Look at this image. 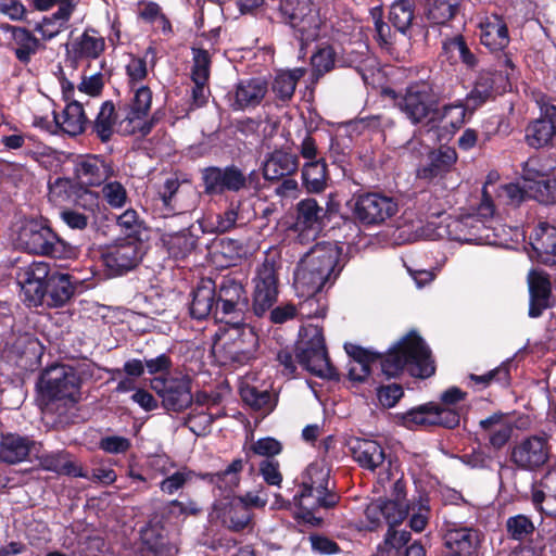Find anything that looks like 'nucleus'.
<instances>
[{"mask_svg": "<svg viewBox=\"0 0 556 556\" xmlns=\"http://www.w3.org/2000/svg\"><path fill=\"white\" fill-rule=\"evenodd\" d=\"M132 97L124 108V116L118 122V132L144 137L153 128L154 118L149 115L152 104V91L148 86L130 88Z\"/></svg>", "mask_w": 556, "mask_h": 556, "instance_id": "423d86ee", "label": "nucleus"}, {"mask_svg": "<svg viewBox=\"0 0 556 556\" xmlns=\"http://www.w3.org/2000/svg\"><path fill=\"white\" fill-rule=\"evenodd\" d=\"M540 108V116L526 128V142L534 149L548 146L556 137V105L549 103L544 96L535 99Z\"/></svg>", "mask_w": 556, "mask_h": 556, "instance_id": "f3484780", "label": "nucleus"}, {"mask_svg": "<svg viewBox=\"0 0 556 556\" xmlns=\"http://www.w3.org/2000/svg\"><path fill=\"white\" fill-rule=\"evenodd\" d=\"M179 187L178 179L169 178L157 191V200L165 210V216L184 214L194 207V201H186Z\"/></svg>", "mask_w": 556, "mask_h": 556, "instance_id": "7c9ffc66", "label": "nucleus"}, {"mask_svg": "<svg viewBox=\"0 0 556 556\" xmlns=\"http://www.w3.org/2000/svg\"><path fill=\"white\" fill-rule=\"evenodd\" d=\"M151 388L167 410L181 412L192 403L191 379L187 375L177 372L155 377L151 380Z\"/></svg>", "mask_w": 556, "mask_h": 556, "instance_id": "6e6552de", "label": "nucleus"}, {"mask_svg": "<svg viewBox=\"0 0 556 556\" xmlns=\"http://www.w3.org/2000/svg\"><path fill=\"white\" fill-rule=\"evenodd\" d=\"M248 308V301H232L216 298L214 318L219 323L231 326L237 323H243L244 313Z\"/></svg>", "mask_w": 556, "mask_h": 556, "instance_id": "79ce46f5", "label": "nucleus"}, {"mask_svg": "<svg viewBox=\"0 0 556 556\" xmlns=\"http://www.w3.org/2000/svg\"><path fill=\"white\" fill-rule=\"evenodd\" d=\"M104 87V77L101 73H94L90 76H83L81 81L75 90L76 98L84 101V96L99 97Z\"/></svg>", "mask_w": 556, "mask_h": 556, "instance_id": "052dcab7", "label": "nucleus"}, {"mask_svg": "<svg viewBox=\"0 0 556 556\" xmlns=\"http://www.w3.org/2000/svg\"><path fill=\"white\" fill-rule=\"evenodd\" d=\"M281 14L285 21L298 31L303 42L313 41L318 37L321 21L318 12L306 0H285L280 4Z\"/></svg>", "mask_w": 556, "mask_h": 556, "instance_id": "9b49d317", "label": "nucleus"}, {"mask_svg": "<svg viewBox=\"0 0 556 556\" xmlns=\"http://www.w3.org/2000/svg\"><path fill=\"white\" fill-rule=\"evenodd\" d=\"M298 168L299 159L295 154L277 150L264 162L263 175L267 180H278L292 175Z\"/></svg>", "mask_w": 556, "mask_h": 556, "instance_id": "473e14b6", "label": "nucleus"}, {"mask_svg": "<svg viewBox=\"0 0 556 556\" xmlns=\"http://www.w3.org/2000/svg\"><path fill=\"white\" fill-rule=\"evenodd\" d=\"M102 199L112 208H122L126 205L128 194L126 188L119 181H105L101 189Z\"/></svg>", "mask_w": 556, "mask_h": 556, "instance_id": "864d4df0", "label": "nucleus"}, {"mask_svg": "<svg viewBox=\"0 0 556 556\" xmlns=\"http://www.w3.org/2000/svg\"><path fill=\"white\" fill-rule=\"evenodd\" d=\"M218 299H227L232 301H248V296L243 286L231 277H224L218 286L215 295Z\"/></svg>", "mask_w": 556, "mask_h": 556, "instance_id": "e2e57ef3", "label": "nucleus"}, {"mask_svg": "<svg viewBox=\"0 0 556 556\" xmlns=\"http://www.w3.org/2000/svg\"><path fill=\"white\" fill-rule=\"evenodd\" d=\"M438 104L431 86L425 81L409 85L403 93L395 97V106L414 125L424 123Z\"/></svg>", "mask_w": 556, "mask_h": 556, "instance_id": "0eeeda50", "label": "nucleus"}, {"mask_svg": "<svg viewBox=\"0 0 556 556\" xmlns=\"http://www.w3.org/2000/svg\"><path fill=\"white\" fill-rule=\"evenodd\" d=\"M349 354L353 358L349 376L354 381H364L370 374L371 364L377 361L387 378L397 377L405 368L419 378H428L435 370L429 348L415 331L404 336L384 355L359 346H352Z\"/></svg>", "mask_w": 556, "mask_h": 556, "instance_id": "f257e3e1", "label": "nucleus"}, {"mask_svg": "<svg viewBox=\"0 0 556 556\" xmlns=\"http://www.w3.org/2000/svg\"><path fill=\"white\" fill-rule=\"evenodd\" d=\"M329 475L324 463H312L302 475L301 491L294 495V504L306 511L333 507L339 496L328 489Z\"/></svg>", "mask_w": 556, "mask_h": 556, "instance_id": "39448f33", "label": "nucleus"}, {"mask_svg": "<svg viewBox=\"0 0 556 556\" xmlns=\"http://www.w3.org/2000/svg\"><path fill=\"white\" fill-rule=\"evenodd\" d=\"M36 443L27 437L16 433L2 434L0 440V460L7 464H17L27 459Z\"/></svg>", "mask_w": 556, "mask_h": 556, "instance_id": "c756f323", "label": "nucleus"}, {"mask_svg": "<svg viewBox=\"0 0 556 556\" xmlns=\"http://www.w3.org/2000/svg\"><path fill=\"white\" fill-rule=\"evenodd\" d=\"M433 114L434 117L432 119L438 121L440 127L447 135H454L463 127L467 118H470L468 109L460 100L445 104L438 111L434 109Z\"/></svg>", "mask_w": 556, "mask_h": 556, "instance_id": "72a5a7b5", "label": "nucleus"}, {"mask_svg": "<svg viewBox=\"0 0 556 556\" xmlns=\"http://www.w3.org/2000/svg\"><path fill=\"white\" fill-rule=\"evenodd\" d=\"M325 216V208L319 205L315 199H304L296 205V228L308 230L313 235H316L320 229Z\"/></svg>", "mask_w": 556, "mask_h": 556, "instance_id": "c9c22d12", "label": "nucleus"}, {"mask_svg": "<svg viewBox=\"0 0 556 556\" xmlns=\"http://www.w3.org/2000/svg\"><path fill=\"white\" fill-rule=\"evenodd\" d=\"M253 309L257 316L265 314L277 301L278 274L274 260L266 258L254 278Z\"/></svg>", "mask_w": 556, "mask_h": 556, "instance_id": "dca6fc26", "label": "nucleus"}, {"mask_svg": "<svg viewBox=\"0 0 556 556\" xmlns=\"http://www.w3.org/2000/svg\"><path fill=\"white\" fill-rule=\"evenodd\" d=\"M302 177L309 192L323 191L326 186V163L323 160L306 162Z\"/></svg>", "mask_w": 556, "mask_h": 556, "instance_id": "49530a36", "label": "nucleus"}, {"mask_svg": "<svg viewBox=\"0 0 556 556\" xmlns=\"http://www.w3.org/2000/svg\"><path fill=\"white\" fill-rule=\"evenodd\" d=\"M530 244L532 258L545 265L556 264V227L540 223L530 233Z\"/></svg>", "mask_w": 556, "mask_h": 556, "instance_id": "a878e982", "label": "nucleus"}, {"mask_svg": "<svg viewBox=\"0 0 556 556\" xmlns=\"http://www.w3.org/2000/svg\"><path fill=\"white\" fill-rule=\"evenodd\" d=\"M203 181L205 192L210 194H222L226 191L238 192L247 185L245 176L235 166L208 167L203 172Z\"/></svg>", "mask_w": 556, "mask_h": 556, "instance_id": "412c9836", "label": "nucleus"}, {"mask_svg": "<svg viewBox=\"0 0 556 556\" xmlns=\"http://www.w3.org/2000/svg\"><path fill=\"white\" fill-rule=\"evenodd\" d=\"M126 74L129 88L143 86L142 81L148 76L146 60L141 58H131L126 65Z\"/></svg>", "mask_w": 556, "mask_h": 556, "instance_id": "774afa93", "label": "nucleus"}, {"mask_svg": "<svg viewBox=\"0 0 556 556\" xmlns=\"http://www.w3.org/2000/svg\"><path fill=\"white\" fill-rule=\"evenodd\" d=\"M144 244L137 237L117 240L103 253L105 266L115 275H122L135 268L142 260Z\"/></svg>", "mask_w": 556, "mask_h": 556, "instance_id": "2eb2a0df", "label": "nucleus"}, {"mask_svg": "<svg viewBox=\"0 0 556 556\" xmlns=\"http://www.w3.org/2000/svg\"><path fill=\"white\" fill-rule=\"evenodd\" d=\"M551 445L547 434H533L517 441L510 452V462L521 470L533 471L549 458Z\"/></svg>", "mask_w": 556, "mask_h": 556, "instance_id": "9d476101", "label": "nucleus"}, {"mask_svg": "<svg viewBox=\"0 0 556 556\" xmlns=\"http://www.w3.org/2000/svg\"><path fill=\"white\" fill-rule=\"evenodd\" d=\"M480 40L491 51H501L509 43L507 25L497 14H486L479 17Z\"/></svg>", "mask_w": 556, "mask_h": 556, "instance_id": "bb28decb", "label": "nucleus"}, {"mask_svg": "<svg viewBox=\"0 0 556 556\" xmlns=\"http://www.w3.org/2000/svg\"><path fill=\"white\" fill-rule=\"evenodd\" d=\"M370 15L374 22L377 41L381 47L390 48L393 43L394 34L382 18V9L379 7L371 9Z\"/></svg>", "mask_w": 556, "mask_h": 556, "instance_id": "13d9d810", "label": "nucleus"}, {"mask_svg": "<svg viewBox=\"0 0 556 556\" xmlns=\"http://www.w3.org/2000/svg\"><path fill=\"white\" fill-rule=\"evenodd\" d=\"M45 289L43 303L50 307H61L65 305L74 293L70 275L59 271L51 273Z\"/></svg>", "mask_w": 556, "mask_h": 556, "instance_id": "2f4dec72", "label": "nucleus"}, {"mask_svg": "<svg viewBox=\"0 0 556 556\" xmlns=\"http://www.w3.org/2000/svg\"><path fill=\"white\" fill-rule=\"evenodd\" d=\"M399 467L391 459L388 460L387 468L384 471H380L377 477V482L384 488L387 482L394 480L392 485V498L393 501L406 502V491L405 483L402 480V477H399Z\"/></svg>", "mask_w": 556, "mask_h": 556, "instance_id": "de8ad7c7", "label": "nucleus"}, {"mask_svg": "<svg viewBox=\"0 0 556 556\" xmlns=\"http://www.w3.org/2000/svg\"><path fill=\"white\" fill-rule=\"evenodd\" d=\"M472 217V228H470V233H472V241L470 243L477 244H498V238L495 233L494 229L488 225L489 222L479 218L478 216L470 214Z\"/></svg>", "mask_w": 556, "mask_h": 556, "instance_id": "603ef678", "label": "nucleus"}, {"mask_svg": "<svg viewBox=\"0 0 556 556\" xmlns=\"http://www.w3.org/2000/svg\"><path fill=\"white\" fill-rule=\"evenodd\" d=\"M242 400L255 409L271 410L273 396L268 390H258L255 386L243 383L240 388Z\"/></svg>", "mask_w": 556, "mask_h": 556, "instance_id": "8fccbe9b", "label": "nucleus"}, {"mask_svg": "<svg viewBox=\"0 0 556 556\" xmlns=\"http://www.w3.org/2000/svg\"><path fill=\"white\" fill-rule=\"evenodd\" d=\"M535 160H529L522 168V178L526 182L529 197L540 203L552 204L556 202V178L536 167Z\"/></svg>", "mask_w": 556, "mask_h": 556, "instance_id": "aec40b11", "label": "nucleus"}, {"mask_svg": "<svg viewBox=\"0 0 556 556\" xmlns=\"http://www.w3.org/2000/svg\"><path fill=\"white\" fill-rule=\"evenodd\" d=\"M12 35V46L16 59L27 64L40 49L39 40L26 28L8 26Z\"/></svg>", "mask_w": 556, "mask_h": 556, "instance_id": "58836bf2", "label": "nucleus"}, {"mask_svg": "<svg viewBox=\"0 0 556 556\" xmlns=\"http://www.w3.org/2000/svg\"><path fill=\"white\" fill-rule=\"evenodd\" d=\"M462 2L463 0H430L427 17L434 24H445L456 15Z\"/></svg>", "mask_w": 556, "mask_h": 556, "instance_id": "c03bdc74", "label": "nucleus"}, {"mask_svg": "<svg viewBox=\"0 0 556 556\" xmlns=\"http://www.w3.org/2000/svg\"><path fill=\"white\" fill-rule=\"evenodd\" d=\"M530 293L529 316L536 318L549 306L551 280L546 273L532 269L528 274Z\"/></svg>", "mask_w": 556, "mask_h": 556, "instance_id": "cd10ccee", "label": "nucleus"}, {"mask_svg": "<svg viewBox=\"0 0 556 556\" xmlns=\"http://www.w3.org/2000/svg\"><path fill=\"white\" fill-rule=\"evenodd\" d=\"M74 175L80 186L98 187L113 175V168L97 155H84L75 160Z\"/></svg>", "mask_w": 556, "mask_h": 556, "instance_id": "5701e85b", "label": "nucleus"}, {"mask_svg": "<svg viewBox=\"0 0 556 556\" xmlns=\"http://www.w3.org/2000/svg\"><path fill=\"white\" fill-rule=\"evenodd\" d=\"M117 124V114L112 101H104L96 116L92 129L102 142L109 141Z\"/></svg>", "mask_w": 556, "mask_h": 556, "instance_id": "a19ab883", "label": "nucleus"}, {"mask_svg": "<svg viewBox=\"0 0 556 556\" xmlns=\"http://www.w3.org/2000/svg\"><path fill=\"white\" fill-rule=\"evenodd\" d=\"M268 91L267 83L260 78L240 80L227 94L232 111H245L261 104Z\"/></svg>", "mask_w": 556, "mask_h": 556, "instance_id": "4be33fe9", "label": "nucleus"}, {"mask_svg": "<svg viewBox=\"0 0 556 556\" xmlns=\"http://www.w3.org/2000/svg\"><path fill=\"white\" fill-rule=\"evenodd\" d=\"M242 470L243 460L241 458L233 459L225 470L212 473L211 481L219 489L232 491L239 485L240 473Z\"/></svg>", "mask_w": 556, "mask_h": 556, "instance_id": "09e8293b", "label": "nucleus"}, {"mask_svg": "<svg viewBox=\"0 0 556 556\" xmlns=\"http://www.w3.org/2000/svg\"><path fill=\"white\" fill-rule=\"evenodd\" d=\"M340 257V249L330 242H320L313 247L300 261L294 271V285L302 295H314L321 291L333 275H324L315 267L324 262V271L336 270Z\"/></svg>", "mask_w": 556, "mask_h": 556, "instance_id": "7ed1b4c3", "label": "nucleus"}, {"mask_svg": "<svg viewBox=\"0 0 556 556\" xmlns=\"http://www.w3.org/2000/svg\"><path fill=\"white\" fill-rule=\"evenodd\" d=\"M296 358L307 371L317 377L332 379L338 376L329 361L324 336L318 328L313 329L311 340L303 343Z\"/></svg>", "mask_w": 556, "mask_h": 556, "instance_id": "4468645a", "label": "nucleus"}, {"mask_svg": "<svg viewBox=\"0 0 556 556\" xmlns=\"http://www.w3.org/2000/svg\"><path fill=\"white\" fill-rule=\"evenodd\" d=\"M50 275V265L46 262H33L17 268L16 281L27 306L37 307L43 304L45 286Z\"/></svg>", "mask_w": 556, "mask_h": 556, "instance_id": "f8f14e48", "label": "nucleus"}, {"mask_svg": "<svg viewBox=\"0 0 556 556\" xmlns=\"http://www.w3.org/2000/svg\"><path fill=\"white\" fill-rule=\"evenodd\" d=\"M414 18V0H395L389 11V22L402 33L410 27Z\"/></svg>", "mask_w": 556, "mask_h": 556, "instance_id": "37998d69", "label": "nucleus"}, {"mask_svg": "<svg viewBox=\"0 0 556 556\" xmlns=\"http://www.w3.org/2000/svg\"><path fill=\"white\" fill-rule=\"evenodd\" d=\"M39 389L46 409L53 410L55 404L66 407L78 402L80 379L72 367L54 365L41 374Z\"/></svg>", "mask_w": 556, "mask_h": 556, "instance_id": "20e7f679", "label": "nucleus"}, {"mask_svg": "<svg viewBox=\"0 0 556 556\" xmlns=\"http://www.w3.org/2000/svg\"><path fill=\"white\" fill-rule=\"evenodd\" d=\"M399 211L397 202L381 193H366L356 198L354 205L355 218L367 226L383 224Z\"/></svg>", "mask_w": 556, "mask_h": 556, "instance_id": "ddd939ff", "label": "nucleus"}, {"mask_svg": "<svg viewBox=\"0 0 556 556\" xmlns=\"http://www.w3.org/2000/svg\"><path fill=\"white\" fill-rule=\"evenodd\" d=\"M192 477L193 473L191 470L186 468L177 470L167 475L166 478L160 482V489L163 493L172 495L182 489L185 484L192 479Z\"/></svg>", "mask_w": 556, "mask_h": 556, "instance_id": "338daca9", "label": "nucleus"}, {"mask_svg": "<svg viewBox=\"0 0 556 556\" xmlns=\"http://www.w3.org/2000/svg\"><path fill=\"white\" fill-rule=\"evenodd\" d=\"M215 286L212 280H203L193 291L190 314L195 319H203L208 315L214 316L216 302Z\"/></svg>", "mask_w": 556, "mask_h": 556, "instance_id": "4c0bfd02", "label": "nucleus"}, {"mask_svg": "<svg viewBox=\"0 0 556 556\" xmlns=\"http://www.w3.org/2000/svg\"><path fill=\"white\" fill-rule=\"evenodd\" d=\"M56 242L58 238L49 227L34 220L24 224L17 236L18 247L34 254L53 255Z\"/></svg>", "mask_w": 556, "mask_h": 556, "instance_id": "6ab92c4d", "label": "nucleus"}, {"mask_svg": "<svg viewBox=\"0 0 556 556\" xmlns=\"http://www.w3.org/2000/svg\"><path fill=\"white\" fill-rule=\"evenodd\" d=\"M381 505L383 508L384 521L391 528L400 525L408 514L407 502L381 500Z\"/></svg>", "mask_w": 556, "mask_h": 556, "instance_id": "4d7b16f0", "label": "nucleus"}, {"mask_svg": "<svg viewBox=\"0 0 556 556\" xmlns=\"http://www.w3.org/2000/svg\"><path fill=\"white\" fill-rule=\"evenodd\" d=\"M497 79H503L502 74L481 75L475 88L467 94L465 100H462L469 111V117H471L473 112L485 103L494 92L498 91V87L495 86Z\"/></svg>", "mask_w": 556, "mask_h": 556, "instance_id": "e433bc0d", "label": "nucleus"}, {"mask_svg": "<svg viewBox=\"0 0 556 556\" xmlns=\"http://www.w3.org/2000/svg\"><path fill=\"white\" fill-rule=\"evenodd\" d=\"M63 97L67 103L60 114H54L55 127L70 136L80 135L88 123L84 110L85 102L76 98L75 88L71 83L63 85Z\"/></svg>", "mask_w": 556, "mask_h": 556, "instance_id": "a211bd4d", "label": "nucleus"}, {"mask_svg": "<svg viewBox=\"0 0 556 556\" xmlns=\"http://www.w3.org/2000/svg\"><path fill=\"white\" fill-rule=\"evenodd\" d=\"M480 427L486 433L489 443L495 450L502 448L510 439L513 426L508 418L501 413L482 419Z\"/></svg>", "mask_w": 556, "mask_h": 556, "instance_id": "f704fd0d", "label": "nucleus"}, {"mask_svg": "<svg viewBox=\"0 0 556 556\" xmlns=\"http://www.w3.org/2000/svg\"><path fill=\"white\" fill-rule=\"evenodd\" d=\"M443 47L453 58L458 56L466 65L475 66L477 64L475 54L469 50L462 36L448 39Z\"/></svg>", "mask_w": 556, "mask_h": 556, "instance_id": "0e129e2a", "label": "nucleus"}, {"mask_svg": "<svg viewBox=\"0 0 556 556\" xmlns=\"http://www.w3.org/2000/svg\"><path fill=\"white\" fill-rule=\"evenodd\" d=\"M353 459L363 468L384 471L388 460L383 447L374 440L355 438L349 443Z\"/></svg>", "mask_w": 556, "mask_h": 556, "instance_id": "393cba45", "label": "nucleus"}, {"mask_svg": "<svg viewBox=\"0 0 556 556\" xmlns=\"http://www.w3.org/2000/svg\"><path fill=\"white\" fill-rule=\"evenodd\" d=\"M191 79L198 81H208L211 72V55L206 50L200 48L192 49Z\"/></svg>", "mask_w": 556, "mask_h": 556, "instance_id": "5fc2aeb1", "label": "nucleus"}, {"mask_svg": "<svg viewBox=\"0 0 556 556\" xmlns=\"http://www.w3.org/2000/svg\"><path fill=\"white\" fill-rule=\"evenodd\" d=\"M38 457L40 459L41 466L47 470L55 471L59 473L73 475L76 477H85V473L81 471V469L76 468L71 463L66 453H47Z\"/></svg>", "mask_w": 556, "mask_h": 556, "instance_id": "a18cd8bd", "label": "nucleus"}, {"mask_svg": "<svg viewBox=\"0 0 556 556\" xmlns=\"http://www.w3.org/2000/svg\"><path fill=\"white\" fill-rule=\"evenodd\" d=\"M104 50V37L94 28L89 27L67 45L66 54L72 62L77 63L83 60H96Z\"/></svg>", "mask_w": 556, "mask_h": 556, "instance_id": "b1692460", "label": "nucleus"}, {"mask_svg": "<svg viewBox=\"0 0 556 556\" xmlns=\"http://www.w3.org/2000/svg\"><path fill=\"white\" fill-rule=\"evenodd\" d=\"M402 422L408 429L433 426L432 404L408 410L402 416Z\"/></svg>", "mask_w": 556, "mask_h": 556, "instance_id": "3c124183", "label": "nucleus"}, {"mask_svg": "<svg viewBox=\"0 0 556 556\" xmlns=\"http://www.w3.org/2000/svg\"><path fill=\"white\" fill-rule=\"evenodd\" d=\"M251 519V510L245 505L237 503L235 500L230 503L225 522H229L231 529L240 531L249 526Z\"/></svg>", "mask_w": 556, "mask_h": 556, "instance_id": "6e6d98bb", "label": "nucleus"}, {"mask_svg": "<svg viewBox=\"0 0 556 556\" xmlns=\"http://www.w3.org/2000/svg\"><path fill=\"white\" fill-rule=\"evenodd\" d=\"M526 195H529V192L525 181L523 187L518 184H507L497 190V201L506 205L516 206L523 201Z\"/></svg>", "mask_w": 556, "mask_h": 556, "instance_id": "680f3d73", "label": "nucleus"}, {"mask_svg": "<svg viewBox=\"0 0 556 556\" xmlns=\"http://www.w3.org/2000/svg\"><path fill=\"white\" fill-rule=\"evenodd\" d=\"M80 0H30V4L37 11H56L37 23L35 30L40 34L41 39L51 40L68 28V22L75 12Z\"/></svg>", "mask_w": 556, "mask_h": 556, "instance_id": "1a4fd4ad", "label": "nucleus"}, {"mask_svg": "<svg viewBox=\"0 0 556 556\" xmlns=\"http://www.w3.org/2000/svg\"><path fill=\"white\" fill-rule=\"evenodd\" d=\"M470 228H472V217L470 214L464 215L457 219H453L447 225L450 237L453 240L459 242L472 241V233H470Z\"/></svg>", "mask_w": 556, "mask_h": 556, "instance_id": "69168bd1", "label": "nucleus"}, {"mask_svg": "<svg viewBox=\"0 0 556 556\" xmlns=\"http://www.w3.org/2000/svg\"><path fill=\"white\" fill-rule=\"evenodd\" d=\"M258 334L245 323L227 326L213 345V354L224 366L239 367L256 358Z\"/></svg>", "mask_w": 556, "mask_h": 556, "instance_id": "f03ea898", "label": "nucleus"}, {"mask_svg": "<svg viewBox=\"0 0 556 556\" xmlns=\"http://www.w3.org/2000/svg\"><path fill=\"white\" fill-rule=\"evenodd\" d=\"M483 535L471 528L452 529L446 533L445 544L452 556H477Z\"/></svg>", "mask_w": 556, "mask_h": 556, "instance_id": "c85d7f7f", "label": "nucleus"}, {"mask_svg": "<svg viewBox=\"0 0 556 556\" xmlns=\"http://www.w3.org/2000/svg\"><path fill=\"white\" fill-rule=\"evenodd\" d=\"M334 62L336 51L330 46L319 48L311 58L313 70L318 76L330 72L334 67Z\"/></svg>", "mask_w": 556, "mask_h": 556, "instance_id": "bf43d9fd", "label": "nucleus"}, {"mask_svg": "<svg viewBox=\"0 0 556 556\" xmlns=\"http://www.w3.org/2000/svg\"><path fill=\"white\" fill-rule=\"evenodd\" d=\"M305 73L306 70L302 67L278 72L271 83V92L276 101L288 103L294 94L298 81Z\"/></svg>", "mask_w": 556, "mask_h": 556, "instance_id": "ea45409f", "label": "nucleus"}]
</instances>
